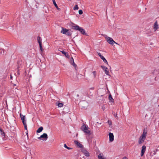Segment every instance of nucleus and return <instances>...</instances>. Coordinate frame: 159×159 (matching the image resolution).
Returning <instances> with one entry per match:
<instances>
[{"label": "nucleus", "instance_id": "ddd939ff", "mask_svg": "<svg viewBox=\"0 0 159 159\" xmlns=\"http://www.w3.org/2000/svg\"><path fill=\"white\" fill-rule=\"evenodd\" d=\"M52 2H53V4L54 5L56 8L59 11H60L61 9L58 7L57 4H56V2L55 0H52Z\"/></svg>", "mask_w": 159, "mask_h": 159}, {"label": "nucleus", "instance_id": "c85d7f7f", "mask_svg": "<svg viewBox=\"0 0 159 159\" xmlns=\"http://www.w3.org/2000/svg\"><path fill=\"white\" fill-rule=\"evenodd\" d=\"M78 7L77 5H75L73 8L74 10H78Z\"/></svg>", "mask_w": 159, "mask_h": 159}, {"label": "nucleus", "instance_id": "bb28decb", "mask_svg": "<svg viewBox=\"0 0 159 159\" xmlns=\"http://www.w3.org/2000/svg\"><path fill=\"white\" fill-rule=\"evenodd\" d=\"M105 74L107 75H109V70H108V69L107 70H105Z\"/></svg>", "mask_w": 159, "mask_h": 159}, {"label": "nucleus", "instance_id": "dca6fc26", "mask_svg": "<svg viewBox=\"0 0 159 159\" xmlns=\"http://www.w3.org/2000/svg\"><path fill=\"white\" fill-rule=\"evenodd\" d=\"M21 62V61H18L17 62V64H18V67H17V72H18V74H19V67H20V63Z\"/></svg>", "mask_w": 159, "mask_h": 159}, {"label": "nucleus", "instance_id": "72a5a7b5", "mask_svg": "<svg viewBox=\"0 0 159 159\" xmlns=\"http://www.w3.org/2000/svg\"><path fill=\"white\" fill-rule=\"evenodd\" d=\"M102 109L103 111L105 109V107L104 106H102Z\"/></svg>", "mask_w": 159, "mask_h": 159}, {"label": "nucleus", "instance_id": "4c0bfd02", "mask_svg": "<svg viewBox=\"0 0 159 159\" xmlns=\"http://www.w3.org/2000/svg\"><path fill=\"white\" fill-rule=\"evenodd\" d=\"M90 89H91L93 90V89H94V88H92Z\"/></svg>", "mask_w": 159, "mask_h": 159}, {"label": "nucleus", "instance_id": "c9c22d12", "mask_svg": "<svg viewBox=\"0 0 159 159\" xmlns=\"http://www.w3.org/2000/svg\"><path fill=\"white\" fill-rule=\"evenodd\" d=\"M27 130V131L26 132V135H27V136H28V131L27 130V129L26 130Z\"/></svg>", "mask_w": 159, "mask_h": 159}, {"label": "nucleus", "instance_id": "f704fd0d", "mask_svg": "<svg viewBox=\"0 0 159 159\" xmlns=\"http://www.w3.org/2000/svg\"><path fill=\"white\" fill-rule=\"evenodd\" d=\"M122 159H128L127 157H123Z\"/></svg>", "mask_w": 159, "mask_h": 159}, {"label": "nucleus", "instance_id": "a19ab883", "mask_svg": "<svg viewBox=\"0 0 159 159\" xmlns=\"http://www.w3.org/2000/svg\"><path fill=\"white\" fill-rule=\"evenodd\" d=\"M84 102V103H86V102Z\"/></svg>", "mask_w": 159, "mask_h": 159}, {"label": "nucleus", "instance_id": "20e7f679", "mask_svg": "<svg viewBox=\"0 0 159 159\" xmlns=\"http://www.w3.org/2000/svg\"><path fill=\"white\" fill-rule=\"evenodd\" d=\"M20 116L21 119L22 120V122L24 125L25 129V130H27V125H26V120H25V116H23L20 114Z\"/></svg>", "mask_w": 159, "mask_h": 159}, {"label": "nucleus", "instance_id": "4468645a", "mask_svg": "<svg viewBox=\"0 0 159 159\" xmlns=\"http://www.w3.org/2000/svg\"><path fill=\"white\" fill-rule=\"evenodd\" d=\"M67 31H68V30H67L66 29H63L62 28L61 31V33H62L64 34H66Z\"/></svg>", "mask_w": 159, "mask_h": 159}, {"label": "nucleus", "instance_id": "473e14b6", "mask_svg": "<svg viewBox=\"0 0 159 159\" xmlns=\"http://www.w3.org/2000/svg\"><path fill=\"white\" fill-rule=\"evenodd\" d=\"M114 116H115V117L116 118H118V117L117 116V115L116 114V115H114Z\"/></svg>", "mask_w": 159, "mask_h": 159}, {"label": "nucleus", "instance_id": "aec40b11", "mask_svg": "<svg viewBox=\"0 0 159 159\" xmlns=\"http://www.w3.org/2000/svg\"><path fill=\"white\" fill-rule=\"evenodd\" d=\"M62 53L65 55L66 57H67L68 56V54L67 52H65L64 51H61Z\"/></svg>", "mask_w": 159, "mask_h": 159}, {"label": "nucleus", "instance_id": "9b49d317", "mask_svg": "<svg viewBox=\"0 0 159 159\" xmlns=\"http://www.w3.org/2000/svg\"><path fill=\"white\" fill-rule=\"evenodd\" d=\"M83 153L86 157H89V153L85 149H83L82 150Z\"/></svg>", "mask_w": 159, "mask_h": 159}, {"label": "nucleus", "instance_id": "4be33fe9", "mask_svg": "<svg viewBox=\"0 0 159 159\" xmlns=\"http://www.w3.org/2000/svg\"><path fill=\"white\" fill-rule=\"evenodd\" d=\"M57 106L59 107H62L63 106V104L62 103H59L58 104Z\"/></svg>", "mask_w": 159, "mask_h": 159}, {"label": "nucleus", "instance_id": "e433bc0d", "mask_svg": "<svg viewBox=\"0 0 159 159\" xmlns=\"http://www.w3.org/2000/svg\"><path fill=\"white\" fill-rule=\"evenodd\" d=\"M10 78H11V79H12V76H11V75Z\"/></svg>", "mask_w": 159, "mask_h": 159}, {"label": "nucleus", "instance_id": "9d476101", "mask_svg": "<svg viewBox=\"0 0 159 159\" xmlns=\"http://www.w3.org/2000/svg\"><path fill=\"white\" fill-rule=\"evenodd\" d=\"M109 135V141L111 142H112L114 140V137L113 134L111 133H110Z\"/></svg>", "mask_w": 159, "mask_h": 159}, {"label": "nucleus", "instance_id": "6ab92c4d", "mask_svg": "<svg viewBox=\"0 0 159 159\" xmlns=\"http://www.w3.org/2000/svg\"><path fill=\"white\" fill-rule=\"evenodd\" d=\"M71 31L70 30H68V31H67V33L66 34L70 36L71 35Z\"/></svg>", "mask_w": 159, "mask_h": 159}, {"label": "nucleus", "instance_id": "7ed1b4c3", "mask_svg": "<svg viewBox=\"0 0 159 159\" xmlns=\"http://www.w3.org/2000/svg\"><path fill=\"white\" fill-rule=\"evenodd\" d=\"M88 128H89L88 126H86L85 125H84L81 127V130L83 131L84 132L87 134L90 135L91 133L90 131L88 130Z\"/></svg>", "mask_w": 159, "mask_h": 159}, {"label": "nucleus", "instance_id": "0eeeda50", "mask_svg": "<svg viewBox=\"0 0 159 159\" xmlns=\"http://www.w3.org/2000/svg\"><path fill=\"white\" fill-rule=\"evenodd\" d=\"M107 42L110 44H111V45H113L114 44V43H116V44H118V43H116L113 40V39L110 37H107Z\"/></svg>", "mask_w": 159, "mask_h": 159}, {"label": "nucleus", "instance_id": "ea45409f", "mask_svg": "<svg viewBox=\"0 0 159 159\" xmlns=\"http://www.w3.org/2000/svg\"><path fill=\"white\" fill-rule=\"evenodd\" d=\"M83 107V108H85V107Z\"/></svg>", "mask_w": 159, "mask_h": 159}, {"label": "nucleus", "instance_id": "1a4fd4ad", "mask_svg": "<svg viewBox=\"0 0 159 159\" xmlns=\"http://www.w3.org/2000/svg\"><path fill=\"white\" fill-rule=\"evenodd\" d=\"M146 147L145 145H143L142 147L141 152V156H142L144 155L145 152L146 151Z\"/></svg>", "mask_w": 159, "mask_h": 159}, {"label": "nucleus", "instance_id": "cd10ccee", "mask_svg": "<svg viewBox=\"0 0 159 159\" xmlns=\"http://www.w3.org/2000/svg\"><path fill=\"white\" fill-rule=\"evenodd\" d=\"M92 73L93 74V76L94 78H95L96 76V71H93L92 72Z\"/></svg>", "mask_w": 159, "mask_h": 159}, {"label": "nucleus", "instance_id": "393cba45", "mask_svg": "<svg viewBox=\"0 0 159 159\" xmlns=\"http://www.w3.org/2000/svg\"><path fill=\"white\" fill-rule=\"evenodd\" d=\"M97 53H98V55L101 58V59L104 57L103 56L101 55V53H100L97 52Z\"/></svg>", "mask_w": 159, "mask_h": 159}, {"label": "nucleus", "instance_id": "a878e982", "mask_svg": "<svg viewBox=\"0 0 159 159\" xmlns=\"http://www.w3.org/2000/svg\"><path fill=\"white\" fill-rule=\"evenodd\" d=\"M64 147L65 148H66V149H69H69H71V148L68 147L66 145V144H64Z\"/></svg>", "mask_w": 159, "mask_h": 159}, {"label": "nucleus", "instance_id": "f8f14e48", "mask_svg": "<svg viewBox=\"0 0 159 159\" xmlns=\"http://www.w3.org/2000/svg\"><path fill=\"white\" fill-rule=\"evenodd\" d=\"M74 143L80 148H82L83 147V145L78 141L75 140L74 141Z\"/></svg>", "mask_w": 159, "mask_h": 159}, {"label": "nucleus", "instance_id": "6e6552de", "mask_svg": "<svg viewBox=\"0 0 159 159\" xmlns=\"http://www.w3.org/2000/svg\"><path fill=\"white\" fill-rule=\"evenodd\" d=\"M159 28V26L157 23V21H156L153 25V29L154 30V31H155Z\"/></svg>", "mask_w": 159, "mask_h": 159}, {"label": "nucleus", "instance_id": "b1692460", "mask_svg": "<svg viewBox=\"0 0 159 159\" xmlns=\"http://www.w3.org/2000/svg\"><path fill=\"white\" fill-rule=\"evenodd\" d=\"M101 67L102 68L103 70H107L108 69L107 67L104 66H101Z\"/></svg>", "mask_w": 159, "mask_h": 159}, {"label": "nucleus", "instance_id": "5701e85b", "mask_svg": "<svg viewBox=\"0 0 159 159\" xmlns=\"http://www.w3.org/2000/svg\"><path fill=\"white\" fill-rule=\"evenodd\" d=\"M109 100L111 101H112L111 100H113L112 98V97L111 95V94H110L109 95Z\"/></svg>", "mask_w": 159, "mask_h": 159}, {"label": "nucleus", "instance_id": "2f4dec72", "mask_svg": "<svg viewBox=\"0 0 159 159\" xmlns=\"http://www.w3.org/2000/svg\"><path fill=\"white\" fill-rule=\"evenodd\" d=\"M108 123H109V125H111L112 124H111V121H110L109 120H108Z\"/></svg>", "mask_w": 159, "mask_h": 159}, {"label": "nucleus", "instance_id": "7c9ffc66", "mask_svg": "<svg viewBox=\"0 0 159 159\" xmlns=\"http://www.w3.org/2000/svg\"><path fill=\"white\" fill-rule=\"evenodd\" d=\"M0 51L1 52V53H2V52H3V54H4L5 52H4L5 51L3 49H1V50H0Z\"/></svg>", "mask_w": 159, "mask_h": 159}, {"label": "nucleus", "instance_id": "2eb2a0df", "mask_svg": "<svg viewBox=\"0 0 159 159\" xmlns=\"http://www.w3.org/2000/svg\"><path fill=\"white\" fill-rule=\"evenodd\" d=\"M43 129V127L41 126L37 130L36 132L37 133H40L41 132Z\"/></svg>", "mask_w": 159, "mask_h": 159}, {"label": "nucleus", "instance_id": "39448f33", "mask_svg": "<svg viewBox=\"0 0 159 159\" xmlns=\"http://www.w3.org/2000/svg\"><path fill=\"white\" fill-rule=\"evenodd\" d=\"M38 139L43 141H46L48 139V136L47 134L43 133L39 137H38Z\"/></svg>", "mask_w": 159, "mask_h": 159}, {"label": "nucleus", "instance_id": "412c9836", "mask_svg": "<svg viewBox=\"0 0 159 159\" xmlns=\"http://www.w3.org/2000/svg\"><path fill=\"white\" fill-rule=\"evenodd\" d=\"M71 60L72 61V65L75 67L76 66V65L75 63L74 59L73 57L71 58Z\"/></svg>", "mask_w": 159, "mask_h": 159}, {"label": "nucleus", "instance_id": "c756f323", "mask_svg": "<svg viewBox=\"0 0 159 159\" xmlns=\"http://www.w3.org/2000/svg\"><path fill=\"white\" fill-rule=\"evenodd\" d=\"M83 11L81 10H80L79 11V13L80 15H81L83 13Z\"/></svg>", "mask_w": 159, "mask_h": 159}, {"label": "nucleus", "instance_id": "a211bd4d", "mask_svg": "<svg viewBox=\"0 0 159 159\" xmlns=\"http://www.w3.org/2000/svg\"><path fill=\"white\" fill-rule=\"evenodd\" d=\"M102 59L103 61V62L106 64L107 65H108V63L107 61V60H106V59L104 57Z\"/></svg>", "mask_w": 159, "mask_h": 159}, {"label": "nucleus", "instance_id": "58836bf2", "mask_svg": "<svg viewBox=\"0 0 159 159\" xmlns=\"http://www.w3.org/2000/svg\"><path fill=\"white\" fill-rule=\"evenodd\" d=\"M77 97H79V94H77Z\"/></svg>", "mask_w": 159, "mask_h": 159}, {"label": "nucleus", "instance_id": "423d86ee", "mask_svg": "<svg viewBox=\"0 0 159 159\" xmlns=\"http://www.w3.org/2000/svg\"><path fill=\"white\" fill-rule=\"evenodd\" d=\"M37 40L38 43H39V47L40 48V50L41 52L42 53L43 52V48L42 46V39L40 37H38L37 38Z\"/></svg>", "mask_w": 159, "mask_h": 159}, {"label": "nucleus", "instance_id": "f03ea898", "mask_svg": "<svg viewBox=\"0 0 159 159\" xmlns=\"http://www.w3.org/2000/svg\"><path fill=\"white\" fill-rule=\"evenodd\" d=\"M147 132L143 131V133L139 138L138 140V143L139 144H142L144 142L146 138V135Z\"/></svg>", "mask_w": 159, "mask_h": 159}, {"label": "nucleus", "instance_id": "f3484780", "mask_svg": "<svg viewBox=\"0 0 159 159\" xmlns=\"http://www.w3.org/2000/svg\"><path fill=\"white\" fill-rule=\"evenodd\" d=\"M98 159H105V158L102 157V154H100L98 155Z\"/></svg>", "mask_w": 159, "mask_h": 159}, {"label": "nucleus", "instance_id": "f257e3e1", "mask_svg": "<svg viewBox=\"0 0 159 159\" xmlns=\"http://www.w3.org/2000/svg\"><path fill=\"white\" fill-rule=\"evenodd\" d=\"M71 28L72 29L79 31L81 34H83L87 35L85 30L82 28L79 27L77 25H72L71 26Z\"/></svg>", "mask_w": 159, "mask_h": 159}, {"label": "nucleus", "instance_id": "79ce46f5", "mask_svg": "<svg viewBox=\"0 0 159 159\" xmlns=\"http://www.w3.org/2000/svg\"><path fill=\"white\" fill-rule=\"evenodd\" d=\"M2 133H3V134H4V132H3Z\"/></svg>", "mask_w": 159, "mask_h": 159}]
</instances>
